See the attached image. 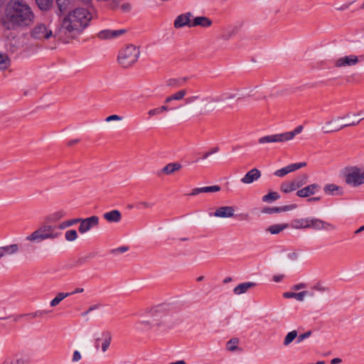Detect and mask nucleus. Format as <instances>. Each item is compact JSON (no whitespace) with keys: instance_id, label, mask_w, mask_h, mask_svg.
Segmentation results:
<instances>
[{"instance_id":"f257e3e1","label":"nucleus","mask_w":364,"mask_h":364,"mask_svg":"<svg viewBox=\"0 0 364 364\" xmlns=\"http://www.w3.org/2000/svg\"><path fill=\"white\" fill-rule=\"evenodd\" d=\"M34 14L29 5L23 0H10L5 9L4 24L8 29L28 26L33 22Z\"/></svg>"},{"instance_id":"f03ea898","label":"nucleus","mask_w":364,"mask_h":364,"mask_svg":"<svg viewBox=\"0 0 364 364\" xmlns=\"http://www.w3.org/2000/svg\"><path fill=\"white\" fill-rule=\"evenodd\" d=\"M91 18L92 15L87 9H76L63 18L60 32L74 38L88 25Z\"/></svg>"},{"instance_id":"7ed1b4c3","label":"nucleus","mask_w":364,"mask_h":364,"mask_svg":"<svg viewBox=\"0 0 364 364\" xmlns=\"http://www.w3.org/2000/svg\"><path fill=\"white\" fill-rule=\"evenodd\" d=\"M139 55V49L133 45H129L119 53L118 62L122 67L127 68L137 60Z\"/></svg>"},{"instance_id":"20e7f679","label":"nucleus","mask_w":364,"mask_h":364,"mask_svg":"<svg viewBox=\"0 0 364 364\" xmlns=\"http://www.w3.org/2000/svg\"><path fill=\"white\" fill-rule=\"evenodd\" d=\"M57 237L58 233L54 232V228L53 226L43 225L28 235L26 239L30 242H35L47 239H55Z\"/></svg>"},{"instance_id":"39448f33","label":"nucleus","mask_w":364,"mask_h":364,"mask_svg":"<svg viewBox=\"0 0 364 364\" xmlns=\"http://www.w3.org/2000/svg\"><path fill=\"white\" fill-rule=\"evenodd\" d=\"M344 117H337L326 123V133L338 132L344 127L349 126H355L359 123V120L353 121L351 122L344 123Z\"/></svg>"},{"instance_id":"423d86ee","label":"nucleus","mask_w":364,"mask_h":364,"mask_svg":"<svg viewBox=\"0 0 364 364\" xmlns=\"http://www.w3.org/2000/svg\"><path fill=\"white\" fill-rule=\"evenodd\" d=\"M32 38L39 41H45L53 36V31L46 24L40 23L36 24L31 32Z\"/></svg>"},{"instance_id":"0eeeda50","label":"nucleus","mask_w":364,"mask_h":364,"mask_svg":"<svg viewBox=\"0 0 364 364\" xmlns=\"http://www.w3.org/2000/svg\"><path fill=\"white\" fill-rule=\"evenodd\" d=\"M346 182L353 187L364 184V178L361 168L356 166L352 167L346 176Z\"/></svg>"},{"instance_id":"6e6552de","label":"nucleus","mask_w":364,"mask_h":364,"mask_svg":"<svg viewBox=\"0 0 364 364\" xmlns=\"http://www.w3.org/2000/svg\"><path fill=\"white\" fill-rule=\"evenodd\" d=\"M100 219L96 215H92L87 218H78V223H80L78 230L81 234H84L92 228L99 225Z\"/></svg>"},{"instance_id":"1a4fd4ad","label":"nucleus","mask_w":364,"mask_h":364,"mask_svg":"<svg viewBox=\"0 0 364 364\" xmlns=\"http://www.w3.org/2000/svg\"><path fill=\"white\" fill-rule=\"evenodd\" d=\"M99 341L100 338H96L95 344H93L90 340H84L81 343V351L82 355L87 358L95 356V352L99 348Z\"/></svg>"},{"instance_id":"9d476101","label":"nucleus","mask_w":364,"mask_h":364,"mask_svg":"<svg viewBox=\"0 0 364 364\" xmlns=\"http://www.w3.org/2000/svg\"><path fill=\"white\" fill-rule=\"evenodd\" d=\"M149 313L152 317V324L159 326L163 323V318L166 314V309L164 306L159 305L151 308Z\"/></svg>"},{"instance_id":"9b49d317","label":"nucleus","mask_w":364,"mask_h":364,"mask_svg":"<svg viewBox=\"0 0 364 364\" xmlns=\"http://www.w3.org/2000/svg\"><path fill=\"white\" fill-rule=\"evenodd\" d=\"M358 58L356 55H348L339 58L335 61L336 68L355 65L358 63Z\"/></svg>"},{"instance_id":"f8f14e48","label":"nucleus","mask_w":364,"mask_h":364,"mask_svg":"<svg viewBox=\"0 0 364 364\" xmlns=\"http://www.w3.org/2000/svg\"><path fill=\"white\" fill-rule=\"evenodd\" d=\"M306 166L305 162L290 164L284 168L277 170L274 172V175L278 177H283L289 173L293 172L297 169L303 168Z\"/></svg>"},{"instance_id":"ddd939ff","label":"nucleus","mask_w":364,"mask_h":364,"mask_svg":"<svg viewBox=\"0 0 364 364\" xmlns=\"http://www.w3.org/2000/svg\"><path fill=\"white\" fill-rule=\"evenodd\" d=\"M261 177V171L254 168L249 171L243 178H241V182L244 184H250L254 181L258 180Z\"/></svg>"},{"instance_id":"4468645a","label":"nucleus","mask_w":364,"mask_h":364,"mask_svg":"<svg viewBox=\"0 0 364 364\" xmlns=\"http://www.w3.org/2000/svg\"><path fill=\"white\" fill-rule=\"evenodd\" d=\"M235 209L232 206H222L215 210L213 215L216 218H232L234 216Z\"/></svg>"},{"instance_id":"2eb2a0df","label":"nucleus","mask_w":364,"mask_h":364,"mask_svg":"<svg viewBox=\"0 0 364 364\" xmlns=\"http://www.w3.org/2000/svg\"><path fill=\"white\" fill-rule=\"evenodd\" d=\"M320 188L318 184L312 183L309 185L296 192V195L301 198H306L316 193V192Z\"/></svg>"},{"instance_id":"dca6fc26","label":"nucleus","mask_w":364,"mask_h":364,"mask_svg":"<svg viewBox=\"0 0 364 364\" xmlns=\"http://www.w3.org/2000/svg\"><path fill=\"white\" fill-rule=\"evenodd\" d=\"M193 15L191 12L179 15L176 17L174 21V27L176 28H181L184 26L192 27L191 23H190V18Z\"/></svg>"},{"instance_id":"f3484780","label":"nucleus","mask_w":364,"mask_h":364,"mask_svg":"<svg viewBox=\"0 0 364 364\" xmlns=\"http://www.w3.org/2000/svg\"><path fill=\"white\" fill-rule=\"evenodd\" d=\"M126 32L124 29H120L117 31L104 30L98 33V36L101 39L112 38L124 34Z\"/></svg>"},{"instance_id":"a211bd4d","label":"nucleus","mask_w":364,"mask_h":364,"mask_svg":"<svg viewBox=\"0 0 364 364\" xmlns=\"http://www.w3.org/2000/svg\"><path fill=\"white\" fill-rule=\"evenodd\" d=\"M285 141L283 134L265 136L259 139V144L283 142Z\"/></svg>"},{"instance_id":"6ab92c4d","label":"nucleus","mask_w":364,"mask_h":364,"mask_svg":"<svg viewBox=\"0 0 364 364\" xmlns=\"http://www.w3.org/2000/svg\"><path fill=\"white\" fill-rule=\"evenodd\" d=\"M103 217L109 223H118L122 219L121 213L117 210H113L110 212L105 213L103 215Z\"/></svg>"},{"instance_id":"aec40b11","label":"nucleus","mask_w":364,"mask_h":364,"mask_svg":"<svg viewBox=\"0 0 364 364\" xmlns=\"http://www.w3.org/2000/svg\"><path fill=\"white\" fill-rule=\"evenodd\" d=\"M212 25V21L205 16H198L193 18L191 23L192 26H201L203 28L209 27Z\"/></svg>"},{"instance_id":"412c9836","label":"nucleus","mask_w":364,"mask_h":364,"mask_svg":"<svg viewBox=\"0 0 364 364\" xmlns=\"http://www.w3.org/2000/svg\"><path fill=\"white\" fill-rule=\"evenodd\" d=\"M3 257L16 254L19 251V247L17 244H11L1 246Z\"/></svg>"},{"instance_id":"4be33fe9","label":"nucleus","mask_w":364,"mask_h":364,"mask_svg":"<svg viewBox=\"0 0 364 364\" xmlns=\"http://www.w3.org/2000/svg\"><path fill=\"white\" fill-rule=\"evenodd\" d=\"M310 220L306 218L294 219L291 222V226L296 229L309 228Z\"/></svg>"},{"instance_id":"5701e85b","label":"nucleus","mask_w":364,"mask_h":364,"mask_svg":"<svg viewBox=\"0 0 364 364\" xmlns=\"http://www.w3.org/2000/svg\"><path fill=\"white\" fill-rule=\"evenodd\" d=\"M295 208H296V205L292 204L279 208H266L262 210V212L265 213H273L282 211H288Z\"/></svg>"},{"instance_id":"b1692460","label":"nucleus","mask_w":364,"mask_h":364,"mask_svg":"<svg viewBox=\"0 0 364 364\" xmlns=\"http://www.w3.org/2000/svg\"><path fill=\"white\" fill-rule=\"evenodd\" d=\"M181 167L182 166L179 163H170L162 168V172L166 175H170L179 171Z\"/></svg>"},{"instance_id":"393cba45","label":"nucleus","mask_w":364,"mask_h":364,"mask_svg":"<svg viewBox=\"0 0 364 364\" xmlns=\"http://www.w3.org/2000/svg\"><path fill=\"white\" fill-rule=\"evenodd\" d=\"M186 92H187L186 90H185V89L180 90L178 92L173 93V95L167 97L165 99L164 102L166 104H167V103H170L173 100H181L186 96Z\"/></svg>"},{"instance_id":"a878e982","label":"nucleus","mask_w":364,"mask_h":364,"mask_svg":"<svg viewBox=\"0 0 364 364\" xmlns=\"http://www.w3.org/2000/svg\"><path fill=\"white\" fill-rule=\"evenodd\" d=\"M255 284L253 282H246L240 284L234 289V292L236 294H240L246 292L249 289L254 287Z\"/></svg>"},{"instance_id":"bb28decb","label":"nucleus","mask_w":364,"mask_h":364,"mask_svg":"<svg viewBox=\"0 0 364 364\" xmlns=\"http://www.w3.org/2000/svg\"><path fill=\"white\" fill-rule=\"evenodd\" d=\"M288 227H289V225L287 223L276 224V225L269 226L267 229V231L270 232L272 235H277V234H279V232H281L282 231H283L284 230H285L286 228H287Z\"/></svg>"},{"instance_id":"cd10ccee","label":"nucleus","mask_w":364,"mask_h":364,"mask_svg":"<svg viewBox=\"0 0 364 364\" xmlns=\"http://www.w3.org/2000/svg\"><path fill=\"white\" fill-rule=\"evenodd\" d=\"M309 225L310 228H314L316 230L326 229L328 226H330V224L319 219L310 220Z\"/></svg>"},{"instance_id":"c85d7f7f","label":"nucleus","mask_w":364,"mask_h":364,"mask_svg":"<svg viewBox=\"0 0 364 364\" xmlns=\"http://www.w3.org/2000/svg\"><path fill=\"white\" fill-rule=\"evenodd\" d=\"M309 294V292L307 291H303L299 293H294V292H286L284 294V296L286 298H295L296 299L299 301H303L304 296Z\"/></svg>"},{"instance_id":"c756f323","label":"nucleus","mask_w":364,"mask_h":364,"mask_svg":"<svg viewBox=\"0 0 364 364\" xmlns=\"http://www.w3.org/2000/svg\"><path fill=\"white\" fill-rule=\"evenodd\" d=\"M303 129L302 126H298L292 132L283 133L285 141H289L292 139L296 134H299Z\"/></svg>"},{"instance_id":"7c9ffc66","label":"nucleus","mask_w":364,"mask_h":364,"mask_svg":"<svg viewBox=\"0 0 364 364\" xmlns=\"http://www.w3.org/2000/svg\"><path fill=\"white\" fill-rule=\"evenodd\" d=\"M297 188L294 182V181L289 183H282L281 185V191L285 193H289L291 191L296 190Z\"/></svg>"},{"instance_id":"2f4dec72","label":"nucleus","mask_w":364,"mask_h":364,"mask_svg":"<svg viewBox=\"0 0 364 364\" xmlns=\"http://www.w3.org/2000/svg\"><path fill=\"white\" fill-rule=\"evenodd\" d=\"M10 65V59L6 54L0 53V69H6Z\"/></svg>"},{"instance_id":"473e14b6","label":"nucleus","mask_w":364,"mask_h":364,"mask_svg":"<svg viewBox=\"0 0 364 364\" xmlns=\"http://www.w3.org/2000/svg\"><path fill=\"white\" fill-rule=\"evenodd\" d=\"M308 176L306 174H303L297 177L296 179L294 180V182L297 188L301 187L304 184L307 183L308 181Z\"/></svg>"},{"instance_id":"72a5a7b5","label":"nucleus","mask_w":364,"mask_h":364,"mask_svg":"<svg viewBox=\"0 0 364 364\" xmlns=\"http://www.w3.org/2000/svg\"><path fill=\"white\" fill-rule=\"evenodd\" d=\"M69 293H58V295L50 301V306L54 307L57 306L63 299L67 297Z\"/></svg>"},{"instance_id":"f704fd0d","label":"nucleus","mask_w":364,"mask_h":364,"mask_svg":"<svg viewBox=\"0 0 364 364\" xmlns=\"http://www.w3.org/2000/svg\"><path fill=\"white\" fill-rule=\"evenodd\" d=\"M297 331L295 330L288 333L284 338V345H289L297 337Z\"/></svg>"},{"instance_id":"c9c22d12","label":"nucleus","mask_w":364,"mask_h":364,"mask_svg":"<svg viewBox=\"0 0 364 364\" xmlns=\"http://www.w3.org/2000/svg\"><path fill=\"white\" fill-rule=\"evenodd\" d=\"M36 1L41 10L48 9L53 3V0H36Z\"/></svg>"},{"instance_id":"e433bc0d","label":"nucleus","mask_w":364,"mask_h":364,"mask_svg":"<svg viewBox=\"0 0 364 364\" xmlns=\"http://www.w3.org/2000/svg\"><path fill=\"white\" fill-rule=\"evenodd\" d=\"M279 198V195L277 192H269L268 194L262 197L264 202L274 201Z\"/></svg>"},{"instance_id":"4c0bfd02","label":"nucleus","mask_w":364,"mask_h":364,"mask_svg":"<svg viewBox=\"0 0 364 364\" xmlns=\"http://www.w3.org/2000/svg\"><path fill=\"white\" fill-rule=\"evenodd\" d=\"M239 343L238 338H234L230 339L226 344V348L228 350L233 351L237 348Z\"/></svg>"},{"instance_id":"58836bf2","label":"nucleus","mask_w":364,"mask_h":364,"mask_svg":"<svg viewBox=\"0 0 364 364\" xmlns=\"http://www.w3.org/2000/svg\"><path fill=\"white\" fill-rule=\"evenodd\" d=\"M168 110V106L162 105L161 107H160L159 108H155V109L149 110L148 112V114L151 117V116H154V115H156V114H161V113H162L164 112H166Z\"/></svg>"},{"instance_id":"ea45409f","label":"nucleus","mask_w":364,"mask_h":364,"mask_svg":"<svg viewBox=\"0 0 364 364\" xmlns=\"http://www.w3.org/2000/svg\"><path fill=\"white\" fill-rule=\"evenodd\" d=\"M340 189L339 186L335 184H328L324 187V192L328 194L334 195L336 191H338Z\"/></svg>"},{"instance_id":"a19ab883","label":"nucleus","mask_w":364,"mask_h":364,"mask_svg":"<svg viewBox=\"0 0 364 364\" xmlns=\"http://www.w3.org/2000/svg\"><path fill=\"white\" fill-rule=\"evenodd\" d=\"M56 4L58 6L60 12H64L67 10L68 6L70 4L69 0H56Z\"/></svg>"},{"instance_id":"79ce46f5","label":"nucleus","mask_w":364,"mask_h":364,"mask_svg":"<svg viewBox=\"0 0 364 364\" xmlns=\"http://www.w3.org/2000/svg\"><path fill=\"white\" fill-rule=\"evenodd\" d=\"M65 237L68 241H74L77 238V231L75 230H70L65 232Z\"/></svg>"},{"instance_id":"37998d69","label":"nucleus","mask_w":364,"mask_h":364,"mask_svg":"<svg viewBox=\"0 0 364 364\" xmlns=\"http://www.w3.org/2000/svg\"><path fill=\"white\" fill-rule=\"evenodd\" d=\"M111 336H108L107 338H105L102 343V346H101V348H102V352H106L108 349V348L110 346V343H111Z\"/></svg>"},{"instance_id":"c03bdc74","label":"nucleus","mask_w":364,"mask_h":364,"mask_svg":"<svg viewBox=\"0 0 364 364\" xmlns=\"http://www.w3.org/2000/svg\"><path fill=\"white\" fill-rule=\"evenodd\" d=\"M221 189L220 186L218 185L212 186H206L203 187V193H214L218 192Z\"/></svg>"},{"instance_id":"a18cd8bd","label":"nucleus","mask_w":364,"mask_h":364,"mask_svg":"<svg viewBox=\"0 0 364 364\" xmlns=\"http://www.w3.org/2000/svg\"><path fill=\"white\" fill-rule=\"evenodd\" d=\"M76 223H78V218L72 219V220H70L65 221V222L62 223L59 225V228L64 229V228H65L67 227L71 226V225H73L74 224H76Z\"/></svg>"},{"instance_id":"49530a36","label":"nucleus","mask_w":364,"mask_h":364,"mask_svg":"<svg viewBox=\"0 0 364 364\" xmlns=\"http://www.w3.org/2000/svg\"><path fill=\"white\" fill-rule=\"evenodd\" d=\"M122 117L117 115V114H112L109 117H107L105 119L106 122H122Z\"/></svg>"},{"instance_id":"de8ad7c7","label":"nucleus","mask_w":364,"mask_h":364,"mask_svg":"<svg viewBox=\"0 0 364 364\" xmlns=\"http://www.w3.org/2000/svg\"><path fill=\"white\" fill-rule=\"evenodd\" d=\"M122 127V124L119 123H114L112 122V124H108L105 126V129L107 130H117L120 129Z\"/></svg>"},{"instance_id":"09e8293b","label":"nucleus","mask_w":364,"mask_h":364,"mask_svg":"<svg viewBox=\"0 0 364 364\" xmlns=\"http://www.w3.org/2000/svg\"><path fill=\"white\" fill-rule=\"evenodd\" d=\"M200 96L198 94L193 95L192 96H190L187 98H186L185 101L186 104H191L198 100H199Z\"/></svg>"},{"instance_id":"8fccbe9b","label":"nucleus","mask_w":364,"mask_h":364,"mask_svg":"<svg viewBox=\"0 0 364 364\" xmlns=\"http://www.w3.org/2000/svg\"><path fill=\"white\" fill-rule=\"evenodd\" d=\"M81 357H82V355H81L80 353L77 350H75L73 353V361L77 362L81 359Z\"/></svg>"},{"instance_id":"3c124183","label":"nucleus","mask_w":364,"mask_h":364,"mask_svg":"<svg viewBox=\"0 0 364 364\" xmlns=\"http://www.w3.org/2000/svg\"><path fill=\"white\" fill-rule=\"evenodd\" d=\"M311 334V331H306V333H303V334H301L299 337H298V342H301L304 339H305L306 338H308L309 336H310V335Z\"/></svg>"},{"instance_id":"603ef678","label":"nucleus","mask_w":364,"mask_h":364,"mask_svg":"<svg viewBox=\"0 0 364 364\" xmlns=\"http://www.w3.org/2000/svg\"><path fill=\"white\" fill-rule=\"evenodd\" d=\"M350 4H351V3L344 4L341 5V6L338 5L336 7V10L338 11H342L346 10V9H348L349 8Z\"/></svg>"},{"instance_id":"864d4df0","label":"nucleus","mask_w":364,"mask_h":364,"mask_svg":"<svg viewBox=\"0 0 364 364\" xmlns=\"http://www.w3.org/2000/svg\"><path fill=\"white\" fill-rule=\"evenodd\" d=\"M200 193H203V187L202 188H196L192 190V192L189 194L190 196H196Z\"/></svg>"},{"instance_id":"5fc2aeb1","label":"nucleus","mask_w":364,"mask_h":364,"mask_svg":"<svg viewBox=\"0 0 364 364\" xmlns=\"http://www.w3.org/2000/svg\"><path fill=\"white\" fill-rule=\"evenodd\" d=\"M200 193H203V187L202 188H196L192 190V192L189 194L190 196H196Z\"/></svg>"},{"instance_id":"6e6d98bb","label":"nucleus","mask_w":364,"mask_h":364,"mask_svg":"<svg viewBox=\"0 0 364 364\" xmlns=\"http://www.w3.org/2000/svg\"><path fill=\"white\" fill-rule=\"evenodd\" d=\"M139 205H141L144 208H152L153 204L147 201H141L139 203Z\"/></svg>"},{"instance_id":"4d7b16f0","label":"nucleus","mask_w":364,"mask_h":364,"mask_svg":"<svg viewBox=\"0 0 364 364\" xmlns=\"http://www.w3.org/2000/svg\"><path fill=\"white\" fill-rule=\"evenodd\" d=\"M218 150H219L218 147H215V148L212 149L209 152L204 154L203 158L204 159L207 158L209 155L218 151Z\"/></svg>"},{"instance_id":"13d9d810","label":"nucleus","mask_w":364,"mask_h":364,"mask_svg":"<svg viewBox=\"0 0 364 364\" xmlns=\"http://www.w3.org/2000/svg\"><path fill=\"white\" fill-rule=\"evenodd\" d=\"M359 116H360V114H358H358H354L353 116V119H351V120H348L346 123H348L349 122H351L355 121V120H359V122H360V120L364 119V117H361V118L359 119Z\"/></svg>"},{"instance_id":"bf43d9fd","label":"nucleus","mask_w":364,"mask_h":364,"mask_svg":"<svg viewBox=\"0 0 364 364\" xmlns=\"http://www.w3.org/2000/svg\"><path fill=\"white\" fill-rule=\"evenodd\" d=\"M97 308V305H93V306H91L86 311H85L83 313V315L84 316H86L87 315L90 311L96 309Z\"/></svg>"},{"instance_id":"052dcab7","label":"nucleus","mask_w":364,"mask_h":364,"mask_svg":"<svg viewBox=\"0 0 364 364\" xmlns=\"http://www.w3.org/2000/svg\"><path fill=\"white\" fill-rule=\"evenodd\" d=\"M131 8V6L129 4H124L122 6H121V9L124 11H129Z\"/></svg>"},{"instance_id":"680f3d73","label":"nucleus","mask_w":364,"mask_h":364,"mask_svg":"<svg viewBox=\"0 0 364 364\" xmlns=\"http://www.w3.org/2000/svg\"><path fill=\"white\" fill-rule=\"evenodd\" d=\"M177 80H170L168 82V86H173V87H176L177 86Z\"/></svg>"},{"instance_id":"e2e57ef3","label":"nucleus","mask_w":364,"mask_h":364,"mask_svg":"<svg viewBox=\"0 0 364 364\" xmlns=\"http://www.w3.org/2000/svg\"><path fill=\"white\" fill-rule=\"evenodd\" d=\"M306 287V284H303V283H301V284H296L294 287V289L295 290H299L300 289H302V288H304Z\"/></svg>"},{"instance_id":"0e129e2a","label":"nucleus","mask_w":364,"mask_h":364,"mask_svg":"<svg viewBox=\"0 0 364 364\" xmlns=\"http://www.w3.org/2000/svg\"><path fill=\"white\" fill-rule=\"evenodd\" d=\"M314 289L315 290H317V291H325V288L321 287V285L319 284H317V285H315L314 287H313Z\"/></svg>"},{"instance_id":"69168bd1","label":"nucleus","mask_w":364,"mask_h":364,"mask_svg":"<svg viewBox=\"0 0 364 364\" xmlns=\"http://www.w3.org/2000/svg\"><path fill=\"white\" fill-rule=\"evenodd\" d=\"M283 277H284L283 275H276V276H274L273 279L274 282H280L283 279Z\"/></svg>"},{"instance_id":"338daca9","label":"nucleus","mask_w":364,"mask_h":364,"mask_svg":"<svg viewBox=\"0 0 364 364\" xmlns=\"http://www.w3.org/2000/svg\"><path fill=\"white\" fill-rule=\"evenodd\" d=\"M343 360L339 358H333L331 361V364H338V363H341Z\"/></svg>"},{"instance_id":"774afa93","label":"nucleus","mask_w":364,"mask_h":364,"mask_svg":"<svg viewBox=\"0 0 364 364\" xmlns=\"http://www.w3.org/2000/svg\"><path fill=\"white\" fill-rule=\"evenodd\" d=\"M319 200H320L319 197H312V198H309L308 201L309 202H315V201H318Z\"/></svg>"}]
</instances>
